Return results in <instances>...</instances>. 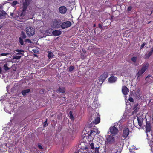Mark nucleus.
Listing matches in <instances>:
<instances>
[{
  "label": "nucleus",
  "instance_id": "f257e3e1",
  "mask_svg": "<svg viewBox=\"0 0 153 153\" xmlns=\"http://www.w3.org/2000/svg\"><path fill=\"white\" fill-rule=\"evenodd\" d=\"M149 66V64L147 62L144 63L142 65L141 69L139 70L136 74L138 79H140V76L148 69Z\"/></svg>",
  "mask_w": 153,
  "mask_h": 153
},
{
  "label": "nucleus",
  "instance_id": "f03ea898",
  "mask_svg": "<svg viewBox=\"0 0 153 153\" xmlns=\"http://www.w3.org/2000/svg\"><path fill=\"white\" fill-rule=\"evenodd\" d=\"M98 144L99 143L93 140L92 141L89 142V144L91 149V151L92 153H99L98 148L99 146Z\"/></svg>",
  "mask_w": 153,
  "mask_h": 153
},
{
  "label": "nucleus",
  "instance_id": "7ed1b4c3",
  "mask_svg": "<svg viewBox=\"0 0 153 153\" xmlns=\"http://www.w3.org/2000/svg\"><path fill=\"white\" fill-rule=\"evenodd\" d=\"M35 29L32 27H27L26 29V32L28 36H33L35 33Z\"/></svg>",
  "mask_w": 153,
  "mask_h": 153
},
{
  "label": "nucleus",
  "instance_id": "20e7f679",
  "mask_svg": "<svg viewBox=\"0 0 153 153\" xmlns=\"http://www.w3.org/2000/svg\"><path fill=\"white\" fill-rule=\"evenodd\" d=\"M106 142L108 144H112L115 141L114 138L111 135H107L106 136Z\"/></svg>",
  "mask_w": 153,
  "mask_h": 153
},
{
  "label": "nucleus",
  "instance_id": "39448f33",
  "mask_svg": "<svg viewBox=\"0 0 153 153\" xmlns=\"http://www.w3.org/2000/svg\"><path fill=\"white\" fill-rule=\"evenodd\" d=\"M30 1L29 0H25V1L23 3V4L22 12L21 14V16L25 15L24 12H25L27 8V7L29 4V1Z\"/></svg>",
  "mask_w": 153,
  "mask_h": 153
},
{
  "label": "nucleus",
  "instance_id": "423d86ee",
  "mask_svg": "<svg viewBox=\"0 0 153 153\" xmlns=\"http://www.w3.org/2000/svg\"><path fill=\"white\" fill-rule=\"evenodd\" d=\"M111 134L113 135H115L117 134L119 132V130L115 126H112L110 127L109 129Z\"/></svg>",
  "mask_w": 153,
  "mask_h": 153
},
{
  "label": "nucleus",
  "instance_id": "0eeeda50",
  "mask_svg": "<svg viewBox=\"0 0 153 153\" xmlns=\"http://www.w3.org/2000/svg\"><path fill=\"white\" fill-rule=\"evenodd\" d=\"M62 22L60 20H55L53 22V27L56 28H58L61 27Z\"/></svg>",
  "mask_w": 153,
  "mask_h": 153
},
{
  "label": "nucleus",
  "instance_id": "6e6552de",
  "mask_svg": "<svg viewBox=\"0 0 153 153\" xmlns=\"http://www.w3.org/2000/svg\"><path fill=\"white\" fill-rule=\"evenodd\" d=\"M93 116L94 119L92 121L93 123L95 124H97L99 123L100 121V117H98V114L96 113Z\"/></svg>",
  "mask_w": 153,
  "mask_h": 153
},
{
  "label": "nucleus",
  "instance_id": "1a4fd4ad",
  "mask_svg": "<svg viewBox=\"0 0 153 153\" xmlns=\"http://www.w3.org/2000/svg\"><path fill=\"white\" fill-rule=\"evenodd\" d=\"M129 131L128 128H124L123 130L122 136L125 138H126L128 135Z\"/></svg>",
  "mask_w": 153,
  "mask_h": 153
},
{
  "label": "nucleus",
  "instance_id": "9d476101",
  "mask_svg": "<svg viewBox=\"0 0 153 153\" xmlns=\"http://www.w3.org/2000/svg\"><path fill=\"white\" fill-rule=\"evenodd\" d=\"M108 74L107 73H105L99 78V82L102 83L104 81L107 77Z\"/></svg>",
  "mask_w": 153,
  "mask_h": 153
},
{
  "label": "nucleus",
  "instance_id": "9b49d317",
  "mask_svg": "<svg viewBox=\"0 0 153 153\" xmlns=\"http://www.w3.org/2000/svg\"><path fill=\"white\" fill-rule=\"evenodd\" d=\"M99 132L97 129H94L93 130L91 131L89 134V137H94L97 134H99Z\"/></svg>",
  "mask_w": 153,
  "mask_h": 153
},
{
  "label": "nucleus",
  "instance_id": "f8f14e48",
  "mask_svg": "<svg viewBox=\"0 0 153 153\" xmlns=\"http://www.w3.org/2000/svg\"><path fill=\"white\" fill-rule=\"evenodd\" d=\"M146 135L147 137H148V134L147 133L148 132H149L151 130V126L150 125V124L149 122H147L146 126Z\"/></svg>",
  "mask_w": 153,
  "mask_h": 153
},
{
  "label": "nucleus",
  "instance_id": "ddd939ff",
  "mask_svg": "<svg viewBox=\"0 0 153 153\" xmlns=\"http://www.w3.org/2000/svg\"><path fill=\"white\" fill-rule=\"evenodd\" d=\"M153 54V47L152 48L148 53L145 54V58L148 59Z\"/></svg>",
  "mask_w": 153,
  "mask_h": 153
},
{
  "label": "nucleus",
  "instance_id": "4468645a",
  "mask_svg": "<svg viewBox=\"0 0 153 153\" xmlns=\"http://www.w3.org/2000/svg\"><path fill=\"white\" fill-rule=\"evenodd\" d=\"M59 11L61 13H65L67 11V9L65 7L62 6L60 7L59 8Z\"/></svg>",
  "mask_w": 153,
  "mask_h": 153
},
{
  "label": "nucleus",
  "instance_id": "2eb2a0df",
  "mask_svg": "<svg viewBox=\"0 0 153 153\" xmlns=\"http://www.w3.org/2000/svg\"><path fill=\"white\" fill-rule=\"evenodd\" d=\"M122 92L123 94L126 95L129 92V90L126 86H123L122 88Z\"/></svg>",
  "mask_w": 153,
  "mask_h": 153
},
{
  "label": "nucleus",
  "instance_id": "dca6fc26",
  "mask_svg": "<svg viewBox=\"0 0 153 153\" xmlns=\"http://www.w3.org/2000/svg\"><path fill=\"white\" fill-rule=\"evenodd\" d=\"M75 114V111H70L69 112V117L72 121H73L74 119Z\"/></svg>",
  "mask_w": 153,
  "mask_h": 153
},
{
  "label": "nucleus",
  "instance_id": "f3484780",
  "mask_svg": "<svg viewBox=\"0 0 153 153\" xmlns=\"http://www.w3.org/2000/svg\"><path fill=\"white\" fill-rule=\"evenodd\" d=\"M74 0H69V3L71 4L70 5H68L69 7H70L68 9L69 10L71 11L74 7Z\"/></svg>",
  "mask_w": 153,
  "mask_h": 153
},
{
  "label": "nucleus",
  "instance_id": "a211bd4d",
  "mask_svg": "<svg viewBox=\"0 0 153 153\" xmlns=\"http://www.w3.org/2000/svg\"><path fill=\"white\" fill-rule=\"evenodd\" d=\"M146 80L147 82H152L153 81V77L152 76L149 75L146 77Z\"/></svg>",
  "mask_w": 153,
  "mask_h": 153
},
{
  "label": "nucleus",
  "instance_id": "6ab92c4d",
  "mask_svg": "<svg viewBox=\"0 0 153 153\" xmlns=\"http://www.w3.org/2000/svg\"><path fill=\"white\" fill-rule=\"evenodd\" d=\"M52 33L54 36H58L61 34V32L59 30H56L53 31Z\"/></svg>",
  "mask_w": 153,
  "mask_h": 153
},
{
  "label": "nucleus",
  "instance_id": "aec40b11",
  "mask_svg": "<svg viewBox=\"0 0 153 153\" xmlns=\"http://www.w3.org/2000/svg\"><path fill=\"white\" fill-rule=\"evenodd\" d=\"M31 152L33 153H39V151L35 146H33L30 149Z\"/></svg>",
  "mask_w": 153,
  "mask_h": 153
},
{
  "label": "nucleus",
  "instance_id": "412c9836",
  "mask_svg": "<svg viewBox=\"0 0 153 153\" xmlns=\"http://www.w3.org/2000/svg\"><path fill=\"white\" fill-rule=\"evenodd\" d=\"M117 80V78L114 76H112L109 78L108 81L111 83L114 82Z\"/></svg>",
  "mask_w": 153,
  "mask_h": 153
},
{
  "label": "nucleus",
  "instance_id": "4be33fe9",
  "mask_svg": "<svg viewBox=\"0 0 153 153\" xmlns=\"http://www.w3.org/2000/svg\"><path fill=\"white\" fill-rule=\"evenodd\" d=\"M30 91V89H27L26 90H23L21 91V93L23 96L26 95V94L29 93Z\"/></svg>",
  "mask_w": 153,
  "mask_h": 153
},
{
  "label": "nucleus",
  "instance_id": "5701e85b",
  "mask_svg": "<svg viewBox=\"0 0 153 153\" xmlns=\"http://www.w3.org/2000/svg\"><path fill=\"white\" fill-rule=\"evenodd\" d=\"M137 120L139 125L140 126H141L142 125L143 119L141 117H138Z\"/></svg>",
  "mask_w": 153,
  "mask_h": 153
},
{
  "label": "nucleus",
  "instance_id": "b1692460",
  "mask_svg": "<svg viewBox=\"0 0 153 153\" xmlns=\"http://www.w3.org/2000/svg\"><path fill=\"white\" fill-rule=\"evenodd\" d=\"M56 91L57 92L64 93L65 92V88L59 87L58 89Z\"/></svg>",
  "mask_w": 153,
  "mask_h": 153
},
{
  "label": "nucleus",
  "instance_id": "393cba45",
  "mask_svg": "<svg viewBox=\"0 0 153 153\" xmlns=\"http://www.w3.org/2000/svg\"><path fill=\"white\" fill-rule=\"evenodd\" d=\"M47 53H48V57L49 59L53 57V54L51 51H48Z\"/></svg>",
  "mask_w": 153,
  "mask_h": 153
},
{
  "label": "nucleus",
  "instance_id": "a878e982",
  "mask_svg": "<svg viewBox=\"0 0 153 153\" xmlns=\"http://www.w3.org/2000/svg\"><path fill=\"white\" fill-rule=\"evenodd\" d=\"M61 26L62 28H67V21L63 23H62Z\"/></svg>",
  "mask_w": 153,
  "mask_h": 153
},
{
  "label": "nucleus",
  "instance_id": "bb28decb",
  "mask_svg": "<svg viewBox=\"0 0 153 153\" xmlns=\"http://www.w3.org/2000/svg\"><path fill=\"white\" fill-rule=\"evenodd\" d=\"M15 51L16 52H18V53H16V54L17 55L22 54V52L23 53L24 52V51L21 50L16 49Z\"/></svg>",
  "mask_w": 153,
  "mask_h": 153
},
{
  "label": "nucleus",
  "instance_id": "cd10ccee",
  "mask_svg": "<svg viewBox=\"0 0 153 153\" xmlns=\"http://www.w3.org/2000/svg\"><path fill=\"white\" fill-rule=\"evenodd\" d=\"M21 37L23 39H25L26 38V35L25 33V32L23 31L21 32Z\"/></svg>",
  "mask_w": 153,
  "mask_h": 153
},
{
  "label": "nucleus",
  "instance_id": "c85d7f7f",
  "mask_svg": "<svg viewBox=\"0 0 153 153\" xmlns=\"http://www.w3.org/2000/svg\"><path fill=\"white\" fill-rule=\"evenodd\" d=\"M7 63H6L4 65V68L5 71H7L10 69V68L7 66Z\"/></svg>",
  "mask_w": 153,
  "mask_h": 153
},
{
  "label": "nucleus",
  "instance_id": "c756f323",
  "mask_svg": "<svg viewBox=\"0 0 153 153\" xmlns=\"http://www.w3.org/2000/svg\"><path fill=\"white\" fill-rule=\"evenodd\" d=\"M6 14V12L3 10L0 12V16H5Z\"/></svg>",
  "mask_w": 153,
  "mask_h": 153
},
{
  "label": "nucleus",
  "instance_id": "7c9ffc66",
  "mask_svg": "<svg viewBox=\"0 0 153 153\" xmlns=\"http://www.w3.org/2000/svg\"><path fill=\"white\" fill-rule=\"evenodd\" d=\"M19 42L20 44L22 45H24V41L23 39H22V38L21 37H19Z\"/></svg>",
  "mask_w": 153,
  "mask_h": 153
},
{
  "label": "nucleus",
  "instance_id": "2f4dec72",
  "mask_svg": "<svg viewBox=\"0 0 153 153\" xmlns=\"http://www.w3.org/2000/svg\"><path fill=\"white\" fill-rule=\"evenodd\" d=\"M137 59V58L136 57H133L131 58L132 61L133 62H134V63H135Z\"/></svg>",
  "mask_w": 153,
  "mask_h": 153
},
{
  "label": "nucleus",
  "instance_id": "473e14b6",
  "mask_svg": "<svg viewBox=\"0 0 153 153\" xmlns=\"http://www.w3.org/2000/svg\"><path fill=\"white\" fill-rule=\"evenodd\" d=\"M134 108L135 109V111L137 110V109H138V104H135L134 106Z\"/></svg>",
  "mask_w": 153,
  "mask_h": 153
},
{
  "label": "nucleus",
  "instance_id": "72a5a7b5",
  "mask_svg": "<svg viewBox=\"0 0 153 153\" xmlns=\"http://www.w3.org/2000/svg\"><path fill=\"white\" fill-rule=\"evenodd\" d=\"M21 58V56H16L13 57V59H19Z\"/></svg>",
  "mask_w": 153,
  "mask_h": 153
},
{
  "label": "nucleus",
  "instance_id": "f704fd0d",
  "mask_svg": "<svg viewBox=\"0 0 153 153\" xmlns=\"http://www.w3.org/2000/svg\"><path fill=\"white\" fill-rule=\"evenodd\" d=\"M48 119H46L45 121L43 123V125L44 127L48 125V124L47 123Z\"/></svg>",
  "mask_w": 153,
  "mask_h": 153
},
{
  "label": "nucleus",
  "instance_id": "c9c22d12",
  "mask_svg": "<svg viewBox=\"0 0 153 153\" xmlns=\"http://www.w3.org/2000/svg\"><path fill=\"white\" fill-rule=\"evenodd\" d=\"M74 67L73 66H70L69 68V71L70 72L72 71L74 69Z\"/></svg>",
  "mask_w": 153,
  "mask_h": 153
},
{
  "label": "nucleus",
  "instance_id": "e433bc0d",
  "mask_svg": "<svg viewBox=\"0 0 153 153\" xmlns=\"http://www.w3.org/2000/svg\"><path fill=\"white\" fill-rule=\"evenodd\" d=\"M18 3V2L17 1H14L12 3V4L13 6H14L15 5H16Z\"/></svg>",
  "mask_w": 153,
  "mask_h": 153
},
{
  "label": "nucleus",
  "instance_id": "4c0bfd02",
  "mask_svg": "<svg viewBox=\"0 0 153 153\" xmlns=\"http://www.w3.org/2000/svg\"><path fill=\"white\" fill-rule=\"evenodd\" d=\"M10 54V53H2L0 55L1 56H6L8 55H9Z\"/></svg>",
  "mask_w": 153,
  "mask_h": 153
},
{
  "label": "nucleus",
  "instance_id": "58836bf2",
  "mask_svg": "<svg viewBox=\"0 0 153 153\" xmlns=\"http://www.w3.org/2000/svg\"><path fill=\"white\" fill-rule=\"evenodd\" d=\"M114 149V150L113 149V150H111V153H117V150L115 149Z\"/></svg>",
  "mask_w": 153,
  "mask_h": 153
},
{
  "label": "nucleus",
  "instance_id": "ea45409f",
  "mask_svg": "<svg viewBox=\"0 0 153 153\" xmlns=\"http://www.w3.org/2000/svg\"><path fill=\"white\" fill-rule=\"evenodd\" d=\"M38 147L39 149H43L42 146L40 144H38Z\"/></svg>",
  "mask_w": 153,
  "mask_h": 153
},
{
  "label": "nucleus",
  "instance_id": "a19ab883",
  "mask_svg": "<svg viewBox=\"0 0 153 153\" xmlns=\"http://www.w3.org/2000/svg\"><path fill=\"white\" fill-rule=\"evenodd\" d=\"M71 25V23L70 22L68 21V27H70Z\"/></svg>",
  "mask_w": 153,
  "mask_h": 153
},
{
  "label": "nucleus",
  "instance_id": "79ce46f5",
  "mask_svg": "<svg viewBox=\"0 0 153 153\" xmlns=\"http://www.w3.org/2000/svg\"><path fill=\"white\" fill-rule=\"evenodd\" d=\"M25 42H28L29 43H31L32 42L30 40L28 39H26L25 40Z\"/></svg>",
  "mask_w": 153,
  "mask_h": 153
},
{
  "label": "nucleus",
  "instance_id": "37998d69",
  "mask_svg": "<svg viewBox=\"0 0 153 153\" xmlns=\"http://www.w3.org/2000/svg\"><path fill=\"white\" fill-rule=\"evenodd\" d=\"M146 43L145 42L143 43V44L141 46V48H143L144 46L146 45Z\"/></svg>",
  "mask_w": 153,
  "mask_h": 153
},
{
  "label": "nucleus",
  "instance_id": "c03bdc74",
  "mask_svg": "<svg viewBox=\"0 0 153 153\" xmlns=\"http://www.w3.org/2000/svg\"><path fill=\"white\" fill-rule=\"evenodd\" d=\"M128 100L131 102H133L134 101L133 99L131 97Z\"/></svg>",
  "mask_w": 153,
  "mask_h": 153
},
{
  "label": "nucleus",
  "instance_id": "a18cd8bd",
  "mask_svg": "<svg viewBox=\"0 0 153 153\" xmlns=\"http://www.w3.org/2000/svg\"><path fill=\"white\" fill-rule=\"evenodd\" d=\"M129 150L131 153H135V152L133 151V150L131 149H129Z\"/></svg>",
  "mask_w": 153,
  "mask_h": 153
},
{
  "label": "nucleus",
  "instance_id": "49530a36",
  "mask_svg": "<svg viewBox=\"0 0 153 153\" xmlns=\"http://www.w3.org/2000/svg\"><path fill=\"white\" fill-rule=\"evenodd\" d=\"M131 9V7H129L128 8V11H130Z\"/></svg>",
  "mask_w": 153,
  "mask_h": 153
},
{
  "label": "nucleus",
  "instance_id": "de8ad7c7",
  "mask_svg": "<svg viewBox=\"0 0 153 153\" xmlns=\"http://www.w3.org/2000/svg\"><path fill=\"white\" fill-rule=\"evenodd\" d=\"M98 26H99V28H102L101 25L100 24H99Z\"/></svg>",
  "mask_w": 153,
  "mask_h": 153
},
{
  "label": "nucleus",
  "instance_id": "09e8293b",
  "mask_svg": "<svg viewBox=\"0 0 153 153\" xmlns=\"http://www.w3.org/2000/svg\"><path fill=\"white\" fill-rule=\"evenodd\" d=\"M69 17H70V18L69 19H71L72 18V16L71 14H70L69 15Z\"/></svg>",
  "mask_w": 153,
  "mask_h": 153
},
{
  "label": "nucleus",
  "instance_id": "8fccbe9b",
  "mask_svg": "<svg viewBox=\"0 0 153 153\" xmlns=\"http://www.w3.org/2000/svg\"><path fill=\"white\" fill-rule=\"evenodd\" d=\"M82 153H89L88 151H85L84 152H83Z\"/></svg>",
  "mask_w": 153,
  "mask_h": 153
},
{
  "label": "nucleus",
  "instance_id": "3c124183",
  "mask_svg": "<svg viewBox=\"0 0 153 153\" xmlns=\"http://www.w3.org/2000/svg\"><path fill=\"white\" fill-rule=\"evenodd\" d=\"M13 13H10V15L11 16H13Z\"/></svg>",
  "mask_w": 153,
  "mask_h": 153
},
{
  "label": "nucleus",
  "instance_id": "603ef678",
  "mask_svg": "<svg viewBox=\"0 0 153 153\" xmlns=\"http://www.w3.org/2000/svg\"><path fill=\"white\" fill-rule=\"evenodd\" d=\"M1 71H2V69H1V68L0 67V74L1 73Z\"/></svg>",
  "mask_w": 153,
  "mask_h": 153
},
{
  "label": "nucleus",
  "instance_id": "864d4df0",
  "mask_svg": "<svg viewBox=\"0 0 153 153\" xmlns=\"http://www.w3.org/2000/svg\"><path fill=\"white\" fill-rule=\"evenodd\" d=\"M74 137L72 136V139H73L74 138Z\"/></svg>",
  "mask_w": 153,
  "mask_h": 153
},
{
  "label": "nucleus",
  "instance_id": "5fc2aeb1",
  "mask_svg": "<svg viewBox=\"0 0 153 153\" xmlns=\"http://www.w3.org/2000/svg\"><path fill=\"white\" fill-rule=\"evenodd\" d=\"M132 147V149H134V147Z\"/></svg>",
  "mask_w": 153,
  "mask_h": 153
},
{
  "label": "nucleus",
  "instance_id": "6e6d98bb",
  "mask_svg": "<svg viewBox=\"0 0 153 153\" xmlns=\"http://www.w3.org/2000/svg\"><path fill=\"white\" fill-rule=\"evenodd\" d=\"M1 27H2L1 26H0V30L1 29Z\"/></svg>",
  "mask_w": 153,
  "mask_h": 153
},
{
  "label": "nucleus",
  "instance_id": "4d7b16f0",
  "mask_svg": "<svg viewBox=\"0 0 153 153\" xmlns=\"http://www.w3.org/2000/svg\"><path fill=\"white\" fill-rule=\"evenodd\" d=\"M95 25H94V27H95Z\"/></svg>",
  "mask_w": 153,
  "mask_h": 153
},
{
  "label": "nucleus",
  "instance_id": "13d9d810",
  "mask_svg": "<svg viewBox=\"0 0 153 153\" xmlns=\"http://www.w3.org/2000/svg\"><path fill=\"white\" fill-rule=\"evenodd\" d=\"M82 143H81V145H82Z\"/></svg>",
  "mask_w": 153,
  "mask_h": 153
},
{
  "label": "nucleus",
  "instance_id": "bf43d9fd",
  "mask_svg": "<svg viewBox=\"0 0 153 153\" xmlns=\"http://www.w3.org/2000/svg\"><path fill=\"white\" fill-rule=\"evenodd\" d=\"M1 8V6H0V8Z\"/></svg>",
  "mask_w": 153,
  "mask_h": 153
},
{
  "label": "nucleus",
  "instance_id": "052dcab7",
  "mask_svg": "<svg viewBox=\"0 0 153 153\" xmlns=\"http://www.w3.org/2000/svg\"><path fill=\"white\" fill-rule=\"evenodd\" d=\"M137 149V148L136 149Z\"/></svg>",
  "mask_w": 153,
  "mask_h": 153
},
{
  "label": "nucleus",
  "instance_id": "680f3d73",
  "mask_svg": "<svg viewBox=\"0 0 153 153\" xmlns=\"http://www.w3.org/2000/svg\"><path fill=\"white\" fill-rule=\"evenodd\" d=\"M66 58V56H65V59Z\"/></svg>",
  "mask_w": 153,
  "mask_h": 153
}]
</instances>
